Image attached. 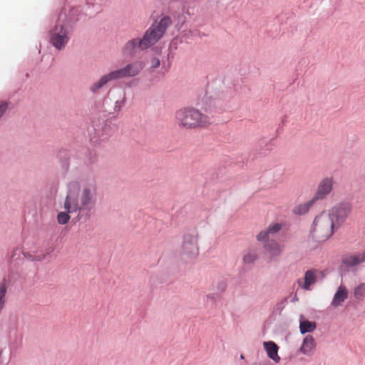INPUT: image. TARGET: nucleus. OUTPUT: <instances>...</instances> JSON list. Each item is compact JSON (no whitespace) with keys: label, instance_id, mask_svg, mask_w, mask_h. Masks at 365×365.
Here are the masks:
<instances>
[{"label":"nucleus","instance_id":"6e6552de","mask_svg":"<svg viewBox=\"0 0 365 365\" xmlns=\"http://www.w3.org/2000/svg\"><path fill=\"white\" fill-rule=\"evenodd\" d=\"M68 39V32L63 25H56L51 31L50 42L59 50L65 47Z\"/></svg>","mask_w":365,"mask_h":365},{"label":"nucleus","instance_id":"0eeeda50","mask_svg":"<svg viewBox=\"0 0 365 365\" xmlns=\"http://www.w3.org/2000/svg\"><path fill=\"white\" fill-rule=\"evenodd\" d=\"M351 211V206L349 203H340L333 207L328 212L336 225V227L341 226L346 220Z\"/></svg>","mask_w":365,"mask_h":365},{"label":"nucleus","instance_id":"dca6fc26","mask_svg":"<svg viewBox=\"0 0 365 365\" xmlns=\"http://www.w3.org/2000/svg\"><path fill=\"white\" fill-rule=\"evenodd\" d=\"M316 328V323L309 322L308 320H303L300 322L299 324V329L302 334H305L307 332H311L314 331Z\"/></svg>","mask_w":365,"mask_h":365},{"label":"nucleus","instance_id":"20e7f679","mask_svg":"<svg viewBox=\"0 0 365 365\" xmlns=\"http://www.w3.org/2000/svg\"><path fill=\"white\" fill-rule=\"evenodd\" d=\"M143 68V64L140 61L130 63L123 68L112 71L102 76L98 81L91 86L90 90L93 93H96L110 81L124 78L134 77L138 75Z\"/></svg>","mask_w":365,"mask_h":365},{"label":"nucleus","instance_id":"39448f33","mask_svg":"<svg viewBox=\"0 0 365 365\" xmlns=\"http://www.w3.org/2000/svg\"><path fill=\"white\" fill-rule=\"evenodd\" d=\"M335 227L332 217L328 212H323L315 217L311 233L317 241L323 242L333 235Z\"/></svg>","mask_w":365,"mask_h":365},{"label":"nucleus","instance_id":"f3484780","mask_svg":"<svg viewBox=\"0 0 365 365\" xmlns=\"http://www.w3.org/2000/svg\"><path fill=\"white\" fill-rule=\"evenodd\" d=\"M6 291L7 286L4 280L0 282V312L3 309L5 304Z\"/></svg>","mask_w":365,"mask_h":365},{"label":"nucleus","instance_id":"5701e85b","mask_svg":"<svg viewBox=\"0 0 365 365\" xmlns=\"http://www.w3.org/2000/svg\"><path fill=\"white\" fill-rule=\"evenodd\" d=\"M160 62L158 58H153L151 60V66L153 68H158V66H160Z\"/></svg>","mask_w":365,"mask_h":365},{"label":"nucleus","instance_id":"f257e3e1","mask_svg":"<svg viewBox=\"0 0 365 365\" xmlns=\"http://www.w3.org/2000/svg\"><path fill=\"white\" fill-rule=\"evenodd\" d=\"M97 191L94 185H88L80 190L78 184L71 183L63 208L68 212H77L78 217L86 220L91 217V211L96 204Z\"/></svg>","mask_w":365,"mask_h":365},{"label":"nucleus","instance_id":"423d86ee","mask_svg":"<svg viewBox=\"0 0 365 365\" xmlns=\"http://www.w3.org/2000/svg\"><path fill=\"white\" fill-rule=\"evenodd\" d=\"M197 236L196 235H185L181 249L182 255L187 259L195 258L198 255Z\"/></svg>","mask_w":365,"mask_h":365},{"label":"nucleus","instance_id":"f8f14e48","mask_svg":"<svg viewBox=\"0 0 365 365\" xmlns=\"http://www.w3.org/2000/svg\"><path fill=\"white\" fill-rule=\"evenodd\" d=\"M282 229V225L279 223H274L270 225L267 230L260 232L257 236V239L259 241H266L269 238L270 235L275 234L278 232Z\"/></svg>","mask_w":365,"mask_h":365},{"label":"nucleus","instance_id":"1a4fd4ad","mask_svg":"<svg viewBox=\"0 0 365 365\" xmlns=\"http://www.w3.org/2000/svg\"><path fill=\"white\" fill-rule=\"evenodd\" d=\"M333 184L334 180L332 178H326L323 179L319 184L317 194L312 199V201H315L319 199H324L332 190Z\"/></svg>","mask_w":365,"mask_h":365},{"label":"nucleus","instance_id":"393cba45","mask_svg":"<svg viewBox=\"0 0 365 365\" xmlns=\"http://www.w3.org/2000/svg\"><path fill=\"white\" fill-rule=\"evenodd\" d=\"M43 257H42V259H43ZM36 259H37V260H41V257H38Z\"/></svg>","mask_w":365,"mask_h":365},{"label":"nucleus","instance_id":"9d476101","mask_svg":"<svg viewBox=\"0 0 365 365\" xmlns=\"http://www.w3.org/2000/svg\"><path fill=\"white\" fill-rule=\"evenodd\" d=\"M263 346L267 351V356L275 363L279 362L280 356L278 355V346L272 341H264Z\"/></svg>","mask_w":365,"mask_h":365},{"label":"nucleus","instance_id":"9b49d317","mask_svg":"<svg viewBox=\"0 0 365 365\" xmlns=\"http://www.w3.org/2000/svg\"><path fill=\"white\" fill-rule=\"evenodd\" d=\"M316 346L315 341L312 336L307 335L303 340L299 349L300 352L305 355L310 356L313 354Z\"/></svg>","mask_w":365,"mask_h":365},{"label":"nucleus","instance_id":"2eb2a0df","mask_svg":"<svg viewBox=\"0 0 365 365\" xmlns=\"http://www.w3.org/2000/svg\"><path fill=\"white\" fill-rule=\"evenodd\" d=\"M348 291L346 287L340 286L334 296L331 302V306L334 307H339L347 298Z\"/></svg>","mask_w":365,"mask_h":365},{"label":"nucleus","instance_id":"aec40b11","mask_svg":"<svg viewBox=\"0 0 365 365\" xmlns=\"http://www.w3.org/2000/svg\"><path fill=\"white\" fill-rule=\"evenodd\" d=\"M354 294L358 299H361L365 296V282L360 284L354 289Z\"/></svg>","mask_w":365,"mask_h":365},{"label":"nucleus","instance_id":"7ed1b4c3","mask_svg":"<svg viewBox=\"0 0 365 365\" xmlns=\"http://www.w3.org/2000/svg\"><path fill=\"white\" fill-rule=\"evenodd\" d=\"M176 124L181 129L196 130L205 128L212 124L210 116L193 107H185L175 112Z\"/></svg>","mask_w":365,"mask_h":365},{"label":"nucleus","instance_id":"a211bd4d","mask_svg":"<svg viewBox=\"0 0 365 365\" xmlns=\"http://www.w3.org/2000/svg\"><path fill=\"white\" fill-rule=\"evenodd\" d=\"M74 212H68V210L61 211L57 215V221L60 225H66L67 224L71 217L69 215V213H73Z\"/></svg>","mask_w":365,"mask_h":365},{"label":"nucleus","instance_id":"6ab92c4d","mask_svg":"<svg viewBox=\"0 0 365 365\" xmlns=\"http://www.w3.org/2000/svg\"><path fill=\"white\" fill-rule=\"evenodd\" d=\"M257 259V255L254 250H249L243 257L245 264L253 263Z\"/></svg>","mask_w":365,"mask_h":365},{"label":"nucleus","instance_id":"4468645a","mask_svg":"<svg viewBox=\"0 0 365 365\" xmlns=\"http://www.w3.org/2000/svg\"><path fill=\"white\" fill-rule=\"evenodd\" d=\"M264 248L268 253L272 256H279L283 251L284 245L279 244L274 240H267V242L264 245Z\"/></svg>","mask_w":365,"mask_h":365},{"label":"nucleus","instance_id":"4be33fe9","mask_svg":"<svg viewBox=\"0 0 365 365\" xmlns=\"http://www.w3.org/2000/svg\"><path fill=\"white\" fill-rule=\"evenodd\" d=\"M7 108L8 103L6 102L0 101V117L3 115Z\"/></svg>","mask_w":365,"mask_h":365},{"label":"nucleus","instance_id":"412c9836","mask_svg":"<svg viewBox=\"0 0 365 365\" xmlns=\"http://www.w3.org/2000/svg\"><path fill=\"white\" fill-rule=\"evenodd\" d=\"M314 201L312 200L307 203L299 205L295 210L294 212L299 215L305 214L309 209V207L312 205Z\"/></svg>","mask_w":365,"mask_h":365},{"label":"nucleus","instance_id":"b1692460","mask_svg":"<svg viewBox=\"0 0 365 365\" xmlns=\"http://www.w3.org/2000/svg\"><path fill=\"white\" fill-rule=\"evenodd\" d=\"M240 359H244V356L242 354L240 355Z\"/></svg>","mask_w":365,"mask_h":365},{"label":"nucleus","instance_id":"ddd939ff","mask_svg":"<svg viewBox=\"0 0 365 365\" xmlns=\"http://www.w3.org/2000/svg\"><path fill=\"white\" fill-rule=\"evenodd\" d=\"M316 270L310 269L307 270L305 273L304 283L302 284V281L300 279L298 280V283L299 285L301 286L303 289L309 290L310 289L311 285L314 284L316 282Z\"/></svg>","mask_w":365,"mask_h":365},{"label":"nucleus","instance_id":"f03ea898","mask_svg":"<svg viewBox=\"0 0 365 365\" xmlns=\"http://www.w3.org/2000/svg\"><path fill=\"white\" fill-rule=\"evenodd\" d=\"M173 24L168 15L161 14L146 31L141 39L133 38L128 41L123 48L125 56H133L137 48L146 49L155 44L165 34L167 29Z\"/></svg>","mask_w":365,"mask_h":365}]
</instances>
